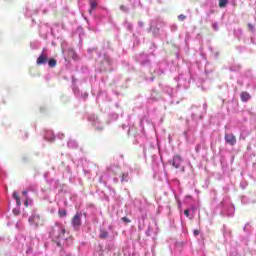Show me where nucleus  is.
<instances>
[{
  "instance_id": "nucleus-12",
  "label": "nucleus",
  "mask_w": 256,
  "mask_h": 256,
  "mask_svg": "<svg viewBox=\"0 0 256 256\" xmlns=\"http://www.w3.org/2000/svg\"><path fill=\"white\" fill-rule=\"evenodd\" d=\"M227 3H229V0H220L219 7L223 9V7H227Z\"/></svg>"
},
{
  "instance_id": "nucleus-26",
  "label": "nucleus",
  "mask_w": 256,
  "mask_h": 256,
  "mask_svg": "<svg viewBox=\"0 0 256 256\" xmlns=\"http://www.w3.org/2000/svg\"><path fill=\"white\" fill-rule=\"evenodd\" d=\"M68 145L69 147H73V145H75V142H69Z\"/></svg>"
},
{
  "instance_id": "nucleus-1",
  "label": "nucleus",
  "mask_w": 256,
  "mask_h": 256,
  "mask_svg": "<svg viewBox=\"0 0 256 256\" xmlns=\"http://www.w3.org/2000/svg\"><path fill=\"white\" fill-rule=\"evenodd\" d=\"M65 232V226L59 222H56L52 228V235L56 237V239H63V237H65Z\"/></svg>"
},
{
  "instance_id": "nucleus-6",
  "label": "nucleus",
  "mask_w": 256,
  "mask_h": 256,
  "mask_svg": "<svg viewBox=\"0 0 256 256\" xmlns=\"http://www.w3.org/2000/svg\"><path fill=\"white\" fill-rule=\"evenodd\" d=\"M240 99L243 103H247L251 99V94L248 92H241Z\"/></svg>"
},
{
  "instance_id": "nucleus-17",
  "label": "nucleus",
  "mask_w": 256,
  "mask_h": 256,
  "mask_svg": "<svg viewBox=\"0 0 256 256\" xmlns=\"http://www.w3.org/2000/svg\"><path fill=\"white\" fill-rule=\"evenodd\" d=\"M190 211H195V208L192 207L191 209H186V210L184 211V215H186V217H189V212H190Z\"/></svg>"
},
{
  "instance_id": "nucleus-27",
  "label": "nucleus",
  "mask_w": 256,
  "mask_h": 256,
  "mask_svg": "<svg viewBox=\"0 0 256 256\" xmlns=\"http://www.w3.org/2000/svg\"><path fill=\"white\" fill-rule=\"evenodd\" d=\"M114 181L117 183V181H119V180L117 178H115Z\"/></svg>"
},
{
  "instance_id": "nucleus-21",
  "label": "nucleus",
  "mask_w": 256,
  "mask_h": 256,
  "mask_svg": "<svg viewBox=\"0 0 256 256\" xmlns=\"http://www.w3.org/2000/svg\"><path fill=\"white\" fill-rule=\"evenodd\" d=\"M31 203H33V200H26L24 202V205H25V207H29V205H31Z\"/></svg>"
},
{
  "instance_id": "nucleus-15",
  "label": "nucleus",
  "mask_w": 256,
  "mask_h": 256,
  "mask_svg": "<svg viewBox=\"0 0 256 256\" xmlns=\"http://www.w3.org/2000/svg\"><path fill=\"white\" fill-rule=\"evenodd\" d=\"M173 167L176 169H179L181 167V162L180 161H173L172 162Z\"/></svg>"
},
{
  "instance_id": "nucleus-2",
  "label": "nucleus",
  "mask_w": 256,
  "mask_h": 256,
  "mask_svg": "<svg viewBox=\"0 0 256 256\" xmlns=\"http://www.w3.org/2000/svg\"><path fill=\"white\" fill-rule=\"evenodd\" d=\"M81 217H83V214L81 212H77L72 218V227L76 230L81 227Z\"/></svg>"
},
{
  "instance_id": "nucleus-14",
  "label": "nucleus",
  "mask_w": 256,
  "mask_h": 256,
  "mask_svg": "<svg viewBox=\"0 0 256 256\" xmlns=\"http://www.w3.org/2000/svg\"><path fill=\"white\" fill-rule=\"evenodd\" d=\"M58 215H59V217H67V210H65V209H60V210L58 211Z\"/></svg>"
},
{
  "instance_id": "nucleus-28",
  "label": "nucleus",
  "mask_w": 256,
  "mask_h": 256,
  "mask_svg": "<svg viewBox=\"0 0 256 256\" xmlns=\"http://www.w3.org/2000/svg\"><path fill=\"white\" fill-rule=\"evenodd\" d=\"M103 181V179L102 178H100V183Z\"/></svg>"
},
{
  "instance_id": "nucleus-4",
  "label": "nucleus",
  "mask_w": 256,
  "mask_h": 256,
  "mask_svg": "<svg viewBox=\"0 0 256 256\" xmlns=\"http://www.w3.org/2000/svg\"><path fill=\"white\" fill-rule=\"evenodd\" d=\"M225 141L229 145H235V143H237V138L233 134H225Z\"/></svg>"
},
{
  "instance_id": "nucleus-19",
  "label": "nucleus",
  "mask_w": 256,
  "mask_h": 256,
  "mask_svg": "<svg viewBox=\"0 0 256 256\" xmlns=\"http://www.w3.org/2000/svg\"><path fill=\"white\" fill-rule=\"evenodd\" d=\"M248 29L249 31H255V26L251 23H248Z\"/></svg>"
},
{
  "instance_id": "nucleus-13",
  "label": "nucleus",
  "mask_w": 256,
  "mask_h": 256,
  "mask_svg": "<svg viewBox=\"0 0 256 256\" xmlns=\"http://www.w3.org/2000/svg\"><path fill=\"white\" fill-rule=\"evenodd\" d=\"M48 65H49V67H56L57 66V60H55V59H50L49 61H48Z\"/></svg>"
},
{
  "instance_id": "nucleus-23",
  "label": "nucleus",
  "mask_w": 256,
  "mask_h": 256,
  "mask_svg": "<svg viewBox=\"0 0 256 256\" xmlns=\"http://www.w3.org/2000/svg\"><path fill=\"white\" fill-rule=\"evenodd\" d=\"M199 233H200L199 230H194L193 231L194 237H197L199 235Z\"/></svg>"
},
{
  "instance_id": "nucleus-5",
  "label": "nucleus",
  "mask_w": 256,
  "mask_h": 256,
  "mask_svg": "<svg viewBox=\"0 0 256 256\" xmlns=\"http://www.w3.org/2000/svg\"><path fill=\"white\" fill-rule=\"evenodd\" d=\"M40 219L41 217L39 216V214H32L29 218V223L37 227V225H39Z\"/></svg>"
},
{
  "instance_id": "nucleus-7",
  "label": "nucleus",
  "mask_w": 256,
  "mask_h": 256,
  "mask_svg": "<svg viewBox=\"0 0 256 256\" xmlns=\"http://www.w3.org/2000/svg\"><path fill=\"white\" fill-rule=\"evenodd\" d=\"M37 65H44V63H47V55L41 54L37 59Z\"/></svg>"
},
{
  "instance_id": "nucleus-9",
  "label": "nucleus",
  "mask_w": 256,
  "mask_h": 256,
  "mask_svg": "<svg viewBox=\"0 0 256 256\" xmlns=\"http://www.w3.org/2000/svg\"><path fill=\"white\" fill-rule=\"evenodd\" d=\"M13 199H15L17 207H21V198H19L17 191L13 192Z\"/></svg>"
},
{
  "instance_id": "nucleus-29",
  "label": "nucleus",
  "mask_w": 256,
  "mask_h": 256,
  "mask_svg": "<svg viewBox=\"0 0 256 256\" xmlns=\"http://www.w3.org/2000/svg\"><path fill=\"white\" fill-rule=\"evenodd\" d=\"M123 7H124V6H121L120 9H124Z\"/></svg>"
},
{
  "instance_id": "nucleus-11",
  "label": "nucleus",
  "mask_w": 256,
  "mask_h": 256,
  "mask_svg": "<svg viewBox=\"0 0 256 256\" xmlns=\"http://www.w3.org/2000/svg\"><path fill=\"white\" fill-rule=\"evenodd\" d=\"M109 237V232L105 230L100 231V239H107Z\"/></svg>"
},
{
  "instance_id": "nucleus-25",
  "label": "nucleus",
  "mask_w": 256,
  "mask_h": 256,
  "mask_svg": "<svg viewBox=\"0 0 256 256\" xmlns=\"http://www.w3.org/2000/svg\"><path fill=\"white\" fill-rule=\"evenodd\" d=\"M27 193H29V191H27V190H25V191L22 192V194H23L25 197H27Z\"/></svg>"
},
{
  "instance_id": "nucleus-20",
  "label": "nucleus",
  "mask_w": 256,
  "mask_h": 256,
  "mask_svg": "<svg viewBox=\"0 0 256 256\" xmlns=\"http://www.w3.org/2000/svg\"><path fill=\"white\" fill-rule=\"evenodd\" d=\"M178 19H179L180 21H184L185 19H187V16H185V15H183V14H180V15L178 16Z\"/></svg>"
},
{
  "instance_id": "nucleus-24",
  "label": "nucleus",
  "mask_w": 256,
  "mask_h": 256,
  "mask_svg": "<svg viewBox=\"0 0 256 256\" xmlns=\"http://www.w3.org/2000/svg\"><path fill=\"white\" fill-rule=\"evenodd\" d=\"M35 189H37V187L33 186V188H29L28 191H35Z\"/></svg>"
},
{
  "instance_id": "nucleus-3",
  "label": "nucleus",
  "mask_w": 256,
  "mask_h": 256,
  "mask_svg": "<svg viewBox=\"0 0 256 256\" xmlns=\"http://www.w3.org/2000/svg\"><path fill=\"white\" fill-rule=\"evenodd\" d=\"M221 214L223 217H233L235 215V207L229 206L228 209H223Z\"/></svg>"
},
{
  "instance_id": "nucleus-10",
  "label": "nucleus",
  "mask_w": 256,
  "mask_h": 256,
  "mask_svg": "<svg viewBox=\"0 0 256 256\" xmlns=\"http://www.w3.org/2000/svg\"><path fill=\"white\" fill-rule=\"evenodd\" d=\"M120 181L121 183H127L129 181V173H123Z\"/></svg>"
},
{
  "instance_id": "nucleus-18",
  "label": "nucleus",
  "mask_w": 256,
  "mask_h": 256,
  "mask_svg": "<svg viewBox=\"0 0 256 256\" xmlns=\"http://www.w3.org/2000/svg\"><path fill=\"white\" fill-rule=\"evenodd\" d=\"M212 27H213L214 31H219V24H217V22L213 23Z\"/></svg>"
},
{
  "instance_id": "nucleus-22",
  "label": "nucleus",
  "mask_w": 256,
  "mask_h": 256,
  "mask_svg": "<svg viewBox=\"0 0 256 256\" xmlns=\"http://www.w3.org/2000/svg\"><path fill=\"white\" fill-rule=\"evenodd\" d=\"M122 221H123L124 223H131V220H130L128 217H123V218H122Z\"/></svg>"
},
{
  "instance_id": "nucleus-8",
  "label": "nucleus",
  "mask_w": 256,
  "mask_h": 256,
  "mask_svg": "<svg viewBox=\"0 0 256 256\" xmlns=\"http://www.w3.org/2000/svg\"><path fill=\"white\" fill-rule=\"evenodd\" d=\"M45 139L47 141H55V134H53V132H51V131H48L45 134Z\"/></svg>"
},
{
  "instance_id": "nucleus-16",
  "label": "nucleus",
  "mask_w": 256,
  "mask_h": 256,
  "mask_svg": "<svg viewBox=\"0 0 256 256\" xmlns=\"http://www.w3.org/2000/svg\"><path fill=\"white\" fill-rule=\"evenodd\" d=\"M90 7H91V9H97V2L95 0H92L90 2Z\"/></svg>"
}]
</instances>
